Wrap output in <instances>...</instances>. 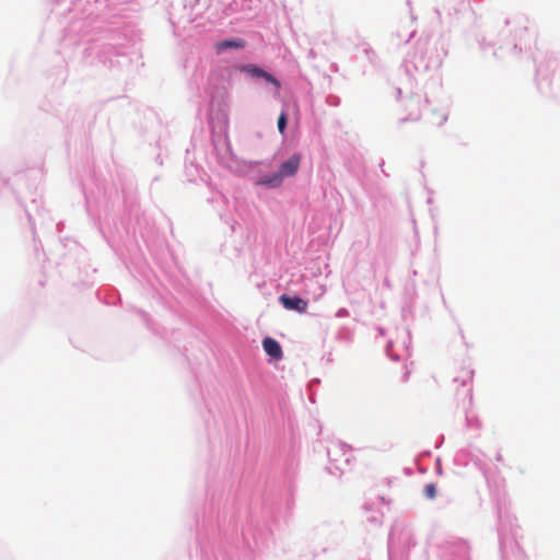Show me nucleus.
<instances>
[{
    "label": "nucleus",
    "instance_id": "obj_1",
    "mask_svg": "<svg viewBox=\"0 0 560 560\" xmlns=\"http://www.w3.org/2000/svg\"><path fill=\"white\" fill-rule=\"evenodd\" d=\"M302 156L299 153H295L291 155L287 161H284L280 167L279 171L272 175L264 176L259 184L270 186V187H278L281 185L283 179L285 177L294 176L301 165Z\"/></svg>",
    "mask_w": 560,
    "mask_h": 560
},
{
    "label": "nucleus",
    "instance_id": "obj_2",
    "mask_svg": "<svg viewBox=\"0 0 560 560\" xmlns=\"http://www.w3.org/2000/svg\"><path fill=\"white\" fill-rule=\"evenodd\" d=\"M279 300L284 308L293 310L299 313H304L308 306L307 301H305L299 296H288V295L283 294L279 298Z\"/></svg>",
    "mask_w": 560,
    "mask_h": 560
},
{
    "label": "nucleus",
    "instance_id": "obj_3",
    "mask_svg": "<svg viewBox=\"0 0 560 560\" xmlns=\"http://www.w3.org/2000/svg\"><path fill=\"white\" fill-rule=\"evenodd\" d=\"M262 347L266 353L273 359L280 360L283 355L280 343L271 337H266L262 340Z\"/></svg>",
    "mask_w": 560,
    "mask_h": 560
},
{
    "label": "nucleus",
    "instance_id": "obj_4",
    "mask_svg": "<svg viewBox=\"0 0 560 560\" xmlns=\"http://www.w3.org/2000/svg\"><path fill=\"white\" fill-rule=\"evenodd\" d=\"M245 69L253 77L262 78L266 81L272 83L277 89H280L279 80H277L275 77H272L270 73H268L264 69L258 68L256 66H247Z\"/></svg>",
    "mask_w": 560,
    "mask_h": 560
},
{
    "label": "nucleus",
    "instance_id": "obj_5",
    "mask_svg": "<svg viewBox=\"0 0 560 560\" xmlns=\"http://www.w3.org/2000/svg\"><path fill=\"white\" fill-rule=\"evenodd\" d=\"M245 42L243 39H225L215 44L214 48L218 54L226 49L244 48Z\"/></svg>",
    "mask_w": 560,
    "mask_h": 560
},
{
    "label": "nucleus",
    "instance_id": "obj_6",
    "mask_svg": "<svg viewBox=\"0 0 560 560\" xmlns=\"http://www.w3.org/2000/svg\"><path fill=\"white\" fill-rule=\"evenodd\" d=\"M425 498L432 500L436 497V487L433 483H428L423 489Z\"/></svg>",
    "mask_w": 560,
    "mask_h": 560
},
{
    "label": "nucleus",
    "instance_id": "obj_7",
    "mask_svg": "<svg viewBox=\"0 0 560 560\" xmlns=\"http://www.w3.org/2000/svg\"><path fill=\"white\" fill-rule=\"evenodd\" d=\"M285 127H287V114L281 113L278 118V129H279L280 133H284Z\"/></svg>",
    "mask_w": 560,
    "mask_h": 560
},
{
    "label": "nucleus",
    "instance_id": "obj_8",
    "mask_svg": "<svg viewBox=\"0 0 560 560\" xmlns=\"http://www.w3.org/2000/svg\"><path fill=\"white\" fill-rule=\"evenodd\" d=\"M462 372V384L465 385L467 382H470L472 380V371L463 369Z\"/></svg>",
    "mask_w": 560,
    "mask_h": 560
}]
</instances>
